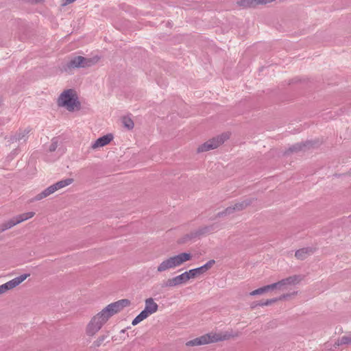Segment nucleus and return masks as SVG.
<instances>
[{
    "instance_id": "1",
    "label": "nucleus",
    "mask_w": 351,
    "mask_h": 351,
    "mask_svg": "<svg viewBox=\"0 0 351 351\" xmlns=\"http://www.w3.org/2000/svg\"><path fill=\"white\" fill-rule=\"evenodd\" d=\"M130 304V301L128 299H122L108 304L91 319L86 327L87 335H95L110 317Z\"/></svg>"
},
{
    "instance_id": "2",
    "label": "nucleus",
    "mask_w": 351,
    "mask_h": 351,
    "mask_svg": "<svg viewBox=\"0 0 351 351\" xmlns=\"http://www.w3.org/2000/svg\"><path fill=\"white\" fill-rule=\"evenodd\" d=\"M192 255L190 253L183 252L164 260L157 267L158 272H163L168 269L181 265L183 263L191 260Z\"/></svg>"
},
{
    "instance_id": "3",
    "label": "nucleus",
    "mask_w": 351,
    "mask_h": 351,
    "mask_svg": "<svg viewBox=\"0 0 351 351\" xmlns=\"http://www.w3.org/2000/svg\"><path fill=\"white\" fill-rule=\"evenodd\" d=\"M58 104L59 106L66 107L69 111H73L80 103L77 101V97L73 94V90L68 89L61 93L58 98Z\"/></svg>"
},
{
    "instance_id": "4",
    "label": "nucleus",
    "mask_w": 351,
    "mask_h": 351,
    "mask_svg": "<svg viewBox=\"0 0 351 351\" xmlns=\"http://www.w3.org/2000/svg\"><path fill=\"white\" fill-rule=\"evenodd\" d=\"M73 179L72 178H66L64 180H62L60 181L57 182L56 183L49 186L45 190H43L41 193L37 194L32 201H39L48 197L49 195L53 194L56 191L64 188L66 186H69L71 183H73Z\"/></svg>"
},
{
    "instance_id": "5",
    "label": "nucleus",
    "mask_w": 351,
    "mask_h": 351,
    "mask_svg": "<svg viewBox=\"0 0 351 351\" xmlns=\"http://www.w3.org/2000/svg\"><path fill=\"white\" fill-rule=\"evenodd\" d=\"M99 59L98 56L92 58H84L81 56H75L68 62L66 67L68 69L90 67L95 64Z\"/></svg>"
},
{
    "instance_id": "6",
    "label": "nucleus",
    "mask_w": 351,
    "mask_h": 351,
    "mask_svg": "<svg viewBox=\"0 0 351 351\" xmlns=\"http://www.w3.org/2000/svg\"><path fill=\"white\" fill-rule=\"evenodd\" d=\"M227 138H228V136L226 134H223L217 138H213L200 145L197 148V152H204L215 149L223 143Z\"/></svg>"
},
{
    "instance_id": "7",
    "label": "nucleus",
    "mask_w": 351,
    "mask_h": 351,
    "mask_svg": "<svg viewBox=\"0 0 351 351\" xmlns=\"http://www.w3.org/2000/svg\"><path fill=\"white\" fill-rule=\"evenodd\" d=\"M223 338L220 337L218 335H215L213 336H210L209 335H204L198 338H195L193 340H191L186 343L187 346H200V345H204L207 344L211 342H216L218 341L223 340Z\"/></svg>"
},
{
    "instance_id": "8",
    "label": "nucleus",
    "mask_w": 351,
    "mask_h": 351,
    "mask_svg": "<svg viewBox=\"0 0 351 351\" xmlns=\"http://www.w3.org/2000/svg\"><path fill=\"white\" fill-rule=\"evenodd\" d=\"M28 276H29V274H24L0 285V294L4 293L7 291L16 287L22 282H23Z\"/></svg>"
},
{
    "instance_id": "9",
    "label": "nucleus",
    "mask_w": 351,
    "mask_h": 351,
    "mask_svg": "<svg viewBox=\"0 0 351 351\" xmlns=\"http://www.w3.org/2000/svg\"><path fill=\"white\" fill-rule=\"evenodd\" d=\"M252 203L251 199H245L241 202L236 203L233 206L226 208L223 211L217 213V217H221L227 215H230L235 211H239L245 209Z\"/></svg>"
},
{
    "instance_id": "10",
    "label": "nucleus",
    "mask_w": 351,
    "mask_h": 351,
    "mask_svg": "<svg viewBox=\"0 0 351 351\" xmlns=\"http://www.w3.org/2000/svg\"><path fill=\"white\" fill-rule=\"evenodd\" d=\"M190 279L191 276L187 271L174 278L168 279L163 287H176L182 284H185Z\"/></svg>"
},
{
    "instance_id": "11",
    "label": "nucleus",
    "mask_w": 351,
    "mask_h": 351,
    "mask_svg": "<svg viewBox=\"0 0 351 351\" xmlns=\"http://www.w3.org/2000/svg\"><path fill=\"white\" fill-rule=\"evenodd\" d=\"M34 215V212H28L15 216L13 218L9 219L8 221H5L7 227L8 228V229H10L13 226L33 217Z\"/></svg>"
},
{
    "instance_id": "12",
    "label": "nucleus",
    "mask_w": 351,
    "mask_h": 351,
    "mask_svg": "<svg viewBox=\"0 0 351 351\" xmlns=\"http://www.w3.org/2000/svg\"><path fill=\"white\" fill-rule=\"evenodd\" d=\"M215 263V260H210L201 267L189 270L188 271L191 278H196L197 276L206 273L214 265Z\"/></svg>"
},
{
    "instance_id": "13",
    "label": "nucleus",
    "mask_w": 351,
    "mask_h": 351,
    "mask_svg": "<svg viewBox=\"0 0 351 351\" xmlns=\"http://www.w3.org/2000/svg\"><path fill=\"white\" fill-rule=\"evenodd\" d=\"M304 279V276L302 275H293L288 278H284L277 282H275L276 289H279L285 285H297L300 283Z\"/></svg>"
},
{
    "instance_id": "14",
    "label": "nucleus",
    "mask_w": 351,
    "mask_h": 351,
    "mask_svg": "<svg viewBox=\"0 0 351 351\" xmlns=\"http://www.w3.org/2000/svg\"><path fill=\"white\" fill-rule=\"evenodd\" d=\"M113 139V135L112 134H108L106 135H104L101 137H99L97 138L92 145L91 148L93 149H95L99 147H104L108 143Z\"/></svg>"
},
{
    "instance_id": "15",
    "label": "nucleus",
    "mask_w": 351,
    "mask_h": 351,
    "mask_svg": "<svg viewBox=\"0 0 351 351\" xmlns=\"http://www.w3.org/2000/svg\"><path fill=\"white\" fill-rule=\"evenodd\" d=\"M213 230H214L213 226H204V227H202V228L198 229L197 230H195L194 232H191L189 234H186L185 239H192L196 238L197 237H199L201 235L209 233V232H212Z\"/></svg>"
},
{
    "instance_id": "16",
    "label": "nucleus",
    "mask_w": 351,
    "mask_h": 351,
    "mask_svg": "<svg viewBox=\"0 0 351 351\" xmlns=\"http://www.w3.org/2000/svg\"><path fill=\"white\" fill-rule=\"evenodd\" d=\"M314 248L311 247H303L297 250L295 253V256L298 259L304 260L309 255L313 254Z\"/></svg>"
},
{
    "instance_id": "17",
    "label": "nucleus",
    "mask_w": 351,
    "mask_h": 351,
    "mask_svg": "<svg viewBox=\"0 0 351 351\" xmlns=\"http://www.w3.org/2000/svg\"><path fill=\"white\" fill-rule=\"evenodd\" d=\"M58 144H59L58 138V137L53 138L51 141L50 145H49V147L47 149V152H48L49 153H53L57 150L56 154L58 155L57 158H58L60 155H62L63 154L62 150H61L60 149H58Z\"/></svg>"
},
{
    "instance_id": "18",
    "label": "nucleus",
    "mask_w": 351,
    "mask_h": 351,
    "mask_svg": "<svg viewBox=\"0 0 351 351\" xmlns=\"http://www.w3.org/2000/svg\"><path fill=\"white\" fill-rule=\"evenodd\" d=\"M145 304V309L151 315L156 313L158 309V305L154 302L152 298L146 299Z\"/></svg>"
},
{
    "instance_id": "19",
    "label": "nucleus",
    "mask_w": 351,
    "mask_h": 351,
    "mask_svg": "<svg viewBox=\"0 0 351 351\" xmlns=\"http://www.w3.org/2000/svg\"><path fill=\"white\" fill-rule=\"evenodd\" d=\"M276 284L273 283L271 285H268L262 287L261 288H258L256 290L252 291V292L250 293V295L254 296V295H256L263 294L265 292H267L269 291L276 289Z\"/></svg>"
},
{
    "instance_id": "20",
    "label": "nucleus",
    "mask_w": 351,
    "mask_h": 351,
    "mask_svg": "<svg viewBox=\"0 0 351 351\" xmlns=\"http://www.w3.org/2000/svg\"><path fill=\"white\" fill-rule=\"evenodd\" d=\"M29 130L28 129H25L23 131H20L18 134H15L11 138V141H26V137L27 134H29Z\"/></svg>"
},
{
    "instance_id": "21",
    "label": "nucleus",
    "mask_w": 351,
    "mask_h": 351,
    "mask_svg": "<svg viewBox=\"0 0 351 351\" xmlns=\"http://www.w3.org/2000/svg\"><path fill=\"white\" fill-rule=\"evenodd\" d=\"M237 3L243 8H252L257 5L256 0H238Z\"/></svg>"
},
{
    "instance_id": "22",
    "label": "nucleus",
    "mask_w": 351,
    "mask_h": 351,
    "mask_svg": "<svg viewBox=\"0 0 351 351\" xmlns=\"http://www.w3.org/2000/svg\"><path fill=\"white\" fill-rule=\"evenodd\" d=\"M310 144V142H306L305 143H297L295 145H292L289 147V151L291 152H296L300 150H302L304 147Z\"/></svg>"
},
{
    "instance_id": "23",
    "label": "nucleus",
    "mask_w": 351,
    "mask_h": 351,
    "mask_svg": "<svg viewBox=\"0 0 351 351\" xmlns=\"http://www.w3.org/2000/svg\"><path fill=\"white\" fill-rule=\"evenodd\" d=\"M351 343V334L348 336H343L335 342V346H341L345 344H349Z\"/></svg>"
},
{
    "instance_id": "24",
    "label": "nucleus",
    "mask_w": 351,
    "mask_h": 351,
    "mask_svg": "<svg viewBox=\"0 0 351 351\" xmlns=\"http://www.w3.org/2000/svg\"><path fill=\"white\" fill-rule=\"evenodd\" d=\"M122 123L124 127L128 130H132L134 125L133 121L130 118L127 117H124L122 119Z\"/></svg>"
},
{
    "instance_id": "25",
    "label": "nucleus",
    "mask_w": 351,
    "mask_h": 351,
    "mask_svg": "<svg viewBox=\"0 0 351 351\" xmlns=\"http://www.w3.org/2000/svg\"><path fill=\"white\" fill-rule=\"evenodd\" d=\"M105 339H106V336H104V335L99 337L96 341H94V343H93L94 346L95 347L100 346Z\"/></svg>"
},
{
    "instance_id": "26",
    "label": "nucleus",
    "mask_w": 351,
    "mask_h": 351,
    "mask_svg": "<svg viewBox=\"0 0 351 351\" xmlns=\"http://www.w3.org/2000/svg\"><path fill=\"white\" fill-rule=\"evenodd\" d=\"M143 319L141 317L140 314H138L132 322V324L133 326H136L138 324H139L141 322H142Z\"/></svg>"
},
{
    "instance_id": "27",
    "label": "nucleus",
    "mask_w": 351,
    "mask_h": 351,
    "mask_svg": "<svg viewBox=\"0 0 351 351\" xmlns=\"http://www.w3.org/2000/svg\"><path fill=\"white\" fill-rule=\"evenodd\" d=\"M269 305H271V301L269 300H269H266L264 302H259V303H258V304H256L255 305H253L252 307L254 308L256 306H269Z\"/></svg>"
},
{
    "instance_id": "28",
    "label": "nucleus",
    "mask_w": 351,
    "mask_h": 351,
    "mask_svg": "<svg viewBox=\"0 0 351 351\" xmlns=\"http://www.w3.org/2000/svg\"><path fill=\"white\" fill-rule=\"evenodd\" d=\"M139 314L143 320L151 315L145 308Z\"/></svg>"
},
{
    "instance_id": "29",
    "label": "nucleus",
    "mask_w": 351,
    "mask_h": 351,
    "mask_svg": "<svg viewBox=\"0 0 351 351\" xmlns=\"http://www.w3.org/2000/svg\"><path fill=\"white\" fill-rule=\"evenodd\" d=\"M6 230H8V228L7 227L6 223L4 222L0 225V233L4 232Z\"/></svg>"
},
{
    "instance_id": "30",
    "label": "nucleus",
    "mask_w": 351,
    "mask_h": 351,
    "mask_svg": "<svg viewBox=\"0 0 351 351\" xmlns=\"http://www.w3.org/2000/svg\"><path fill=\"white\" fill-rule=\"evenodd\" d=\"M290 295H291V294H283V295H280L278 298V299H279V300H285V299L287 298Z\"/></svg>"
},
{
    "instance_id": "31",
    "label": "nucleus",
    "mask_w": 351,
    "mask_h": 351,
    "mask_svg": "<svg viewBox=\"0 0 351 351\" xmlns=\"http://www.w3.org/2000/svg\"><path fill=\"white\" fill-rule=\"evenodd\" d=\"M75 0H65V2L63 3V5H67V4H70L71 3H73V1H75Z\"/></svg>"
},
{
    "instance_id": "32",
    "label": "nucleus",
    "mask_w": 351,
    "mask_h": 351,
    "mask_svg": "<svg viewBox=\"0 0 351 351\" xmlns=\"http://www.w3.org/2000/svg\"><path fill=\"white\" fill-rule=\"evenodd\" d=\"M269 300L271 301V304L278 301L279 299L278 298H273V299H269Z\"/></svg>"
}]
</instances>
